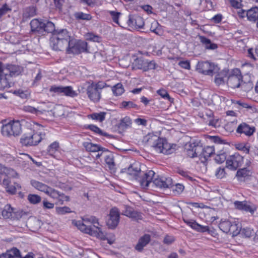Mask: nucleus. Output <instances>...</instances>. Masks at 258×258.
<instances>
[{"instance_id":"1","label":"nucleus","mask_w":258,"mask_h":258,"mask_svg":"<svg viewBox=\"0 0 258 258\" xmlns=\"http://www.w3.org/2000/svg\"><path fill=\"white\" fill-rule=\"evenodd\" d=\"M143 141L153 147L156 152L165 155L174 153L177 147L176 144L169 143L166 139L159 138L154 133H149L144 137Z\"/></svg>"},{"instance_id":"2","label":"nucleus","mask_w":258,"mask_h":258,"mask_svg":"<svg viewBox=\"0 0 258 258\" xmlns=\"http://www.w3.org/2000/svg\"><path fill=\"white\" fill-rule=\"evenodd\" d=\"M52 37L50 39V45L55 51H61L66 48L70 41V36L67 29H56L50 32Z\"/></svg>"},{"instance_id":"3","label":"nucleus","mask_w":258,"mask_h":258,"mask_svg":"<svg viewBox=\"0 0 258 258\" xmlns=\"http://www.w3.org/2000/svg\"><path fill=\"white\" fill-rule=\"evenodd\" d=\"M31 31L32 33H48L54 30V24L51 21L39 19H34L30 22Z\"/></svg>"},{"instance_id":"4","label":"nucleus","mask_w":258,"mask_h":258,"mask_svg":"<svg viewBox=\"0 0 258 258\" xmlns=\"http://www.w3.org/2000/svg\"><path fill=\"white\" fill-rule=\"evenodd\" d=\"M44 136V133H35L31 131L23 135L20 142L22 145L26 147L36 146L41 141Z\"/></svg>"},{"instance_id":"5","label":"nucleus","mask_w":258,"mask_h":258,"mask_svg":"<svg viewBox=\"0 0 258 258\" xmlns=\"http://www.w3.org/2000/svg\"><path fill=\"white\" fill-rule=\"evenodd\" d=\"M22 132L21 124L18 120L12 121L2 126L1 133L4 136H17Z\"/></svg>"},{"instance_id":"6","label":"nucleus","mask_w":258,"mask_h":258,"mask_svg":"<svg viewBox=\"0 0 258 258\" xmlns=\"http://www.w3.org/2000/svg\"><path fill=\"white\" fill-rule=\"evenodd\" d=\"M66 48L69 54H80L89 52L87 43L80 40H71Z\"/></svg>"},{"instance_id":"7","label":"nucleus","mask_w":258,"mask_h":258,"mask_svg":"<svg viewBox=\"0 0 258 258\" xmlns=\"http://www.w3.org/2000/svg\"><path fill=\"white\" fill-rule=\"evenodd\" d=\"M220 229L223 232L229 233L233 237L240 234V226L235 221L231 222L228 220H221L219 224Z\"/></svg>"},{"instance_id":"8","label":"nucleus","mask_w":258,"mask_h":258,"mask_svg":"<svg viewBox=\"0 0 258 258\" xmlns=\"http://www.w3.org/2000/svg\"><path fill=\"white\" fill-rule=\"evenodd\" d=\"M134 69L142 70L146 72L150 70L155 69L157 66L154 60H149L143 57H137L133 62Z\"/></svg>"},{"instance_id":"9","label":"nucleus","mask_w":258,"mask_h":258,"mask_svg":"<svg viewBox=\"0 0 258 258\" xmlns=\"http://www.w3.org/2000/svg\"><path fill=\"white\" fill-rule=\"evenodd\" d=\"M49 92L54 93L53 95H58L73 98L78 95L71 86L52 85L49 88Z\"/></svg>"},{"instance_id":"10","label":"nucleus","mask_w":258,"mask_h":258,"mask_svg":"<svg viewBox=\"0 0 258 258\" xmlns=\"http://www.w3.org/2000/svg\"><path fill=\"white\" fill-rule=\"evenodd\" d=\"M155 175L154 171L151 170L146 172L141 171L139 176L136 177V180L139 182L142 188H147L150 184H152Z\"/></svg>"},{"instance_id":"11","label":"nucleus","mask_w":258,"mask_h":258,"mask_svg":"<svg viewBox=\"0 0 258 258\" xmlns=\"http://www.w3.org/2000/svg\"><path fill=\"white\" fill-rule=\"evenodd\" d=\"M23 71V68L20 66L9 64L4 67L0 61V73L4 74V76L16 77L20 75Z\"/></svg>"},{"instance_id":"12","label":"nucleus","mask_w":258,"mask_h":258,"mask_svg":"<svg viewBox=\"0 0 258 258\" xmlns=\"http://www.w3.org/2000/svg\"><path fill=\"white\" fill-rule=\"evenodd\" d=\"M217 66L209 61H199L197 64V71L203 75L213 76L217 71Z\"/></svg>"},{"instance_id":"13","label":"nucleus","mask_w":258,"mask_h":258,"mask_svg":"<svg viewBox=\"0 0 258 258\" xmlns=\"http://www.w3.org/2000/svg\"><path fill=\"white\" fill-rule=\"evenodd\" d=\"M233 204L236 209L250 213L251 215H253L257 209L256 206L250 201H236Z\"/></svg>"},{"instance_id":"14","label":"nucleus","mask_w":258,"mask_h":258,"mask_svg":"<svg viewBox=\"0 0 258 258\" xmlns=\"http://www.w3.org/2000/svg\"><path fill=\"white\" fill-rule=\"evenodd\" d=\"M242 76L239 69H235L232 70V74L227 79V84L231 88H236L240 87L241 83Z\"/></svg>"},{"instance_id":"15","label":"nucleus","mask_w":258,"mask_h":258,"mask_svg":"<svg viewBox=\"0 0 258 258\" xmlns=\"http://www.w3.org/2000/svg\"><path fill=\"white\" fill-rule=\"evenodd\" d=\"M120 220V212L118 208L113 207L110 209L106 224L110 229H115Z\"/></svg>"},{"instance_id":"16","label":"nucleus","mask_w":258,"mask_h":258,"mask_svg":"<svg viewBox=\"0 0 258 258\" xmlns=\"http://www.w3.org/2000/svg\"><path fill=\"white\" fill-rule=\"evenodd\" d=\"M78 223V227L79 229L86 233L91 235L100 237L101 238V236L103 235L101 229L98 226L95 225L93 226H87L80 221H79Z\"/></svg>"},{"instance_id":"17","label":"nucleus","mask_w":258,"mask_h":258,"mask_svg":"<svg viewBox=\"0 0 258 258\" xmlns=\"http://www.w3.org/2000/svg\"><path fill=\"white\" fill-rule=\"evenodd\" d=\"M173 184L172 179L170 177H162L157 175L153 178L152 187H155L159 188H170Z\"/></svg>"},{"instance_id":"18","label":"nucleus","mask_w":258,"mask_h":258,"mask_svg":"<svg viewBox=\"0 0 258 258\" xmlns=\"http://www.w3.org/2000/svg\"><path fill=\"white\" fill-rule=\"evenodd\" d=\"M243 161L242 156L235 153L227 159L226 167L231 170H235L242 165Z\"/></svg>"},{"instance_id":"19","label":"nucleus","mask_w":258,"mask_h":258,"mask_svg":"<svg viewBox=\"0 0 258 258\" xmlns=\"http://www.w3.org/2000/svg\"><path fill=\"white\" fill-rule=\"evenodd\" d=\"M46 194L55 200L56 201V204L62 205L64 201H69V197L68 196L51 187H49Z\"/></svg>"},{"instance_id":"20","label":"nucleus","mask_w":258,"mask_h":258,"mask_svg":"<svg viewBox=\"0 0 258 258\" xmlns=\"http://www.w3.org/2000/svg\"><path fill=\"white\" fill-rule=\"evenodd\" d=\"M201 150L200 143H198L196 142H193L186 145L184 149V152L186 155L190 158L199 157V154Z\"/></svg>"},{"instance_id":"21","label":"nucleus","mask_w":258,"mask_h":258,"mask_svg":"<svg viewBox=\"0 0 258 258\" xmlns=\"http://www.w3.org/2000/svg\"><path fill=\"white\" fill-rule=\"evenodd\" d=\"M200 147L201 150L200 151L199 157L201 162L206 163L208 158L215 153V149L214 146H206L203 147L200 144Z\"/></svg>"},{"instance_id":"22","label":"nucleus","mask_w":258,"mask_h":258,"mask_svg":"<svg viewBox=\"0 0 258 258\" xmlns=\"http://www.w3.org/2000/svg\"><path fill=\"white\" fill-rule=\"evenodd\" d=\"M2 214L5 219H18L21 215L18 212L15 211V209L11 207L9 204L6 205L2 212Z\"/></svg>"},{"instance_id":"23","label":"nucleus","mask_w":258,"mask_h":258,"mask_svg":"<svg viewBox=\"0 0 258 258\" xmlns=\"http://www.w3.org/2000/svg\"><path fill=\"white\" fill-rule=\"evenodd\" d=\"M11 183V180L9 178L7 177L3 179L2 184L8 193L11 195H15L17 192V189H20L21 186L17 182H14L13 185Z\"/></svg>"},{"instance_id":"24","label":"nucleus","mask_w":258,"mask_h":258,"mask_svg":"<svg viewBox=\"0 0 258 258\" xmlns=\"http://www.w3.org/2000/svg\"><path fill=\"white\" fill-rule=\"evenodd\" d=\"M128 26L135 27L136 29L143 28L144 26V20L143 18L139 16H132L130 15L127 21Z\"/></svg>"},{"instance_id":"25","label":"nucleus","mask_w":258,"mask_h":258,"mask_svg":"<svg viewBox=\"0 0 258 258\" xmlns=\"http://www.w3.org/2000/svg\"><path fill=\"white\" fill-rule=\"evenodd\" d=\"M255 131L254 126H250L245 122H243L238 125L236 133L238 134H243L245 136L250 137L253 134Z\"/></svg>"},{"instance_id":"26","label":"nucleus","mask_w":258,"mask_h":258,"mask_svg":"<svg viewBox=\"0 0 258 258\" xmlns=\"http://www.w3.org/2000/svg\"><path fill=\"white\" fill-rule=\"evenodd\" d=\"M151 236L149 234H145L140 237L135 246V249L138 252H142L144 248L146 247L151 241Z\"/></svg>"},{"instance_id":"27","label":"nucleus","mask_w":258,"mask_h":258,"mask_svg":"<svg viewBox=\"0 0 258 258\" xmlns=\"http://www.w3.org/2000/svg\"><path fill=\"white\" fill-rule=\"evenodd\" d=\"M87 94L89 98L94 102H98L101 97V92L91 84L87 87Z\"/></svg>"},{"instance_id":"28","label":"nucleus","mask_w":258,"mask_h":258,"mask_svg":"<svg viewBox=\"0 0 258 258\" xmlns=\"http://www.w3.org/2000/svg\"><path fill=\"white\" fill-rule=\"evenodd\" d=\"M104 161L107 167L111 171H114L115 170V164L114 157L112 152L107 149V151H104Z\"/></svg>"},{"instance_id":"29","label":"nucleus","mask_w":258,"mask_h":258,"mask_svg":"<svg viewBox=\"0 0 258 258\" xmlns=\"http://www.w3.org/2000/svg\"><path fill=\"white\" fill-rule=\"evenodd\" d=\"M124 210L122 211V214L134 219L139 220L142 219V215L140 213L135 211L133 208L130 206H124Z\"/></svg>"},{"instance_id":"30","label":"nucleus","mask_w":258,"mask_h":258,"mask_svg":"<svg viewBox=\"0 0 258 258\" xmlns=\"http://www.w3.org/2000/svg\"><path fill=\"white\" fill-rule=\"evenodd\" d=\"M0 258H21V254L18 248L13 247L0 254Z\"/></svg>"},{"instance_id":"31","label":"nucleus","mask_w":258,"mask_h":258,"mask_svg":"<svg viewBox=\"0 0 258 258\" xmlns=\"http://www.w3.org/2000/svg\"><path fill=\"white\" fill-rule=\"evenodd\" d=\"M83 146L86 150L89 152H98L99 151H102V152H103L104 151H107V149L90 142H85L83 144Z\"/></svg>"},{"instance_id":"32","label":"nucleus","mask_w":258,"mask_h":258,"mask_svg":"<svg viewBox=\"0 0 258 258\" xmlns=\"http://www.w3.org/2000/svg\"><path fill=\"white\" fill-rule=\"evenodd\" d=\"M124 170L128 174L133 176L136 179L140 172L141 168L138 163H135L131 165L127 168H124Z\"/></svg>"},{"instance_id":"33","label":"nucleus","mask_w":258,"mask_h":258,"mask_svg":"<svg viewBox=\"0 0 258 258\" xmlns=\"http://www.w3.org/2000/svg\"><path fill=\"white\" fill-rule=\"evenodd\" d=\"M86 129L90 130L95 133L98 134L100 136L106 137L108 139H112L113 136L111 135L108 134L107 133L103 132L100 128L94 124H88L85 126Z\"/></svg>"},{"instance_id":"34","label":"nucleus","mask_w":258,"mask_h":258,"mask_svg":"<svg viewBox=\"0 0 258 258\" xmlns=\"http://www.w3.org/2000/svg\"><path fill=\"white\" fill-rule=\"evenodd\" d=\"M200 42L205 46L207 49L214 50L218 48L216 44L212 43L210 39L204 36H200Z\"/></svg>"},{"instance_id":"35","label":"nucleus","mask_w":258,"mask_h":258,"mask_svg":"<svg viewBox=\"0 0 258 258\" xmlns=\"http://www.w3.org/2000/svg\"><path fill=\"white\" fill-rule=\"evenodd\" d=\"M36 15V9L34 6H30L26 8L23 13V19L26 20Z\"/></svg>"},{"instance_id":"36","label":"nucleus","mask_w":258,"mask_h":258,"mask_svg":"<svg viewBox=\"0 0 258 258\" xmlns=\"http://www.w3.org/2000/svg\"><path fill=\"white\" fill-rule=\"evenodd\" d=\"M247 19L252 22L258 20V7H253L246 12Z\"/></svg>"},{"instance_id":"37","label":"nucleus","mask_w":258,"mask_h":258,"mask_svg":"<svg viewBox=\"0 0 258 258\" xmlns=\"http://www.w3.org/2000/svg\"><path fill=\"white\" fill-rule=\"evenodd\" d=\"M31 184L35 188L41 191L44 192L46 194L47 190H48L49 186H47L44 183H43L41 182L37 181L36 180H31Z\"/></svg>"},{"instance_id":"38","label":"nucleus","mask_w":258,"mask_h":258,"mask_svg":"<svg viewBox=\"0 0 258 258\" xmlns=\"http://www.w3.org/2000/svg\"><path fill=\"white\" fill-rule=\"evenodd\" d=\"M150 31L159 36L162 35L164 33V30L162 26L156 21H154L151 23Z\"/></svg>"},{"instance_id":"39","label":"nucleus","mask_w":258,"mask_h":258,"mask_svg":"<svg viewBox=\"0 0 258 258\" xmlns=\"http://www.w3.org/2000/svg\"><path fill=\"white\" fill-rule=\"evenodd\" d=\"M250 175V171L247 168H244L238 170L236 176L238 180L241 181L242 180V178H243L244 180L245 179H248Z\"/></svg>"},{"instance_id":"40","label":"nucleus","mask_w":258,"mask_h":258,"mask_svg":"<svg viewBox=\"0 0 258 258\" xmlns=\"http://www.w3.org/2000/svg\"><path fill=\"white\" fill-rule=\"evenodd\" d=\"M106 113L105 112H100L99 113H93L88 115V118L102 122L105 119Z\"/></svg>"},{"instance_id":"41","label":"nucleus","mask_w":258,"mask_h":258,"mask_svg":"<svg viewBox=\"0 0 258 258\" xmlns=\"http://www.w3.org/2000/svg\"><path fill=\"white\" fill-rule=\"evenodd\" d=\"M120 108L125 110H129L132 108H134L136 110H138L139 109V107L137 104L131 101H122L120 105Z\"/></svg>"},{"instance_id":"42","label":"nucleus","mask_w":258,"mask_h":258,"mask_svg":"<svg viewBox=\"0 0 258 258\" xmlns=\"http://www.w3.org/2000/svg\"><path fill=\"white\" fill-rule=\"evenodd\" d=\"M0 174H11V175L13 177H16L18 175L17 172L15 171L13 169L7 168L5 166H4L2 164L0 163Z\"/></svg>"},{"instance_id":"43","label":"nucleus","mask_w":258,"mask_h":258,"mask_svg":"<svg viewBox=\"0 0 258 258\" xmlns=\"http://www.w3.org/2000/svg\"><path fill=\"white\" fill-rule=\"evenodd\" d=\"M113 94L115 96L121 95L124 91L123 85L121 83H118L112 88Z\"/></svg>"},{"instance_id":"44","label":"nucleus","mask_w":258,"mask_h":258,"mask_svg":"<svg viewBox=\"0 0 258 258\" xmlns=\"http://www.w3.org/2000/svg\"><path fill=\"white\" fill-rule=\"evenodd\" d=\"M240 233L243 237L249 238L255 234L254 231L250 228L246 227L242 229L240 227Z\"/></svg>"},{"instance_id":"45","label":"nucleus","mask_w":258,"mask_h":258,"mask_svg":"<svg viewBox=\"0 0 258 258\" xmlns=\"http://www.w3.org/2000/svg\"><path fill=\"white\" fill-rule=\"evenodd\" d=\"M74 16L77 20H90L92 19V16L89 14L84 13L82 12L75 13Z\"/></svg>"},{"instance_id":"46","label":"nucleus","mask_w":258,"mask_h":258,"mask_svg":"<svg viewBox=\"0 0 258 258\" xmlns=\"http://www.w3.org/2000/svg\"><path fill=\"white\" fill-rule=\"evenodd\" d=\"M226 154L225 152L221 151L217 153L215 157V161L218 164L223 163L226 159Z\"/></svg>"},{"instance_id":"47","label":"nucleus","mask_w":258,"mask_h":258,"mask_svg":"<svg viewBox=\"0 0 258 258\" xmlns=\"http://www.w3.org/2000/svg\"><path fill=\"white\" fill-rule=\"evenodd\" d=\"M58 142L55 141L51 144L47 148V152L50 155H53L59 149Z\"/></svg>"},{"instance_id":"48","label":"nucleus","mask_w":258,"mask_h":258,"mask_svg":"<svg viewBox=\"0 0 258 258\" xmlns=\"http://www.w3.org/2000/svg\"><path fill=\"white\" fill-rule=\"evenodd\" d=\"M157 93L164 99L172 102L173 99L170 97L167 91L164 89H160L157 90Z\"/></svg>"},{"instance_id":"49","label":"nucleus","mask_w":258,"mask_h":258,"mask_svg":"<svg viewBox=\"0 0 258 258\" xmlns=\"http://www.w3.org/2000/svg\"><path fill=\"white\" fill-rule=\"evenodd\" d=\"M109 14L111 17L113 22L117 24L119 26L123 27L119 22V18L121 15V13L115 11H110Z\"/></svg>"},{"instance_id":"50","label":"nucleus","mask_w":258,"mask_h":258,"mask_svg":"<svg viewBox=\"0 0 258 258\" xmlns=\"http://www.w3.org/2000/svg\"><path fill=\"white\" fill-rule=\"evenodd\" d=\"M41 200V197L37 195L30 194L28 196V200L30 203L33 204H36L40 203Z\"/></svg>"},{"instance_id":"51","label":"nucleus","mask_w":258,"mask_h":258,"mask_svg":"<svg viewBox=\"0 0 258 258\" xmlns=\"http://www.w3.org/2000/svg\"><path fill=\"white\" fill-rule=\"evenodd\" d=\"M225 73L223 74H218L215 76L214 82L217 85L220 86L221 85L225 84V80L224 79V76H225Z\"/></svg>"},{"instance_id":"52","label":"nucleus","mask_w":258,"mask_h":258,"mask_svg":"<svg viewBox=\"0 0 258 258\" xmlns=\"http://www.w3.org/2000/svg\"><path fill=\"white\" fill-rule=\"evenodd\" d=\"M242 90H243L245 92H248L250 91L253 88V84L251 81H248L247 82H245L241 81V83L240 85Z\"/></svg>"},{"instance_id":"53","label":"nucleus","mask_w":258,"mask_h":258,"mask_svg":"<svg viewBox=\"0 0 258 258\" xmlns=\"http://www.w3.org/2000/svg\"><path fill=\"white\" fill-rule=\"evenodd\" d=\"M7 76H2L0 79V89L4 90L6 88H9L10 87L9 83L8 82L7 78Z\"/></svg>"},{"instance_id":"54","label":"nucleus","mask_w":258,"mask_h":258,"mask_svg":"<svg viewBox=\"0 0 258 258\" xmlns=\"http://www.w3.org/2000/svg\"><path fill=\"white\" fill-rule=\"evenodd\" d=\"M87 37L88 40L93 42H100L102 41L101 37L93 33H88Z\"/></svg>"},{"instance_id":"55","label":"nucleus","mask_w":258,"mask_h":258,"mask_svg":"<svg viewBox=\"0 0 258 258\" xmlns=\"http://www.w3.org/2000/svg\"><path fill=\"white\" fill-rule=\"evenodd\" d=\"M24 110L26 112H30L33 114H35L36 115H39L42 113V112L38 110L34 107L31 106H24Z\"/></svg>"},{"instance_id":"56","label":"nucleus","mask_w":258,"mask_h":258,"mask_svg":"<svg viewBox=\"0 0 258 258\" xmlns=\"http://www.w3.org/2000/svg\"><path fill=\"white\" fill-rule=\"evenodd\" d=\"M132 124V120L128 116H125L121 119L120 126L122 127L127 128Z\"/></svg>"},{"instance_id":"57","label":"nucleus","mask_w":258,"mask_h":258,"mask_svg":"<svg viewBox=\"0 0 258 258\" xmlns=\"http://www.w3.org/2000/svg\"><path fill=\"white\" fill-rule=\"evenodd\" d=\"M56 212L59 215H64L67 213H70L72 212L71 209L67 206L62 207H56Z\"/></svg>"},{"instance_id":"58","label":"nucleus","mask_w":258,"mask_h":258,"mask_svg":"<svg viewBox=\"0 0 258 258\" xmlns=\"http://www.w3.org/2000/svg\"><path fill=\"white\" fill-rule=\"evenodd\" d=\"M170 187H172L173 191L177 194H180L184 189V185L180 183H176L175 185L172 184Z\"/></svg>"},{"instance_id":"59","label":"nucleus","mask_w":258,"mask_h":258,"mask_svg":"<svg viewBox=\"0 0 258 258\" xmlns=\"http://www.w3.org/2000/svg\"><path fill=\"white\" fill-rule=\"evenodd\" d=\"M11 9L8 6L7 4H5L0 8V21H2V18L3 16L6 15L8 12L11 11Z\"/></svg>"},{"instance_id":"60","label":"nucleus","mask_w":258,"mask_h":258,"mask_svg":"<svg viewBox=\"0 0 258 258\" xmlns=\"http://www.w3.org/2000/svg\"><path fill=\"white\" fill-rule=\"evenodd\" d=\"M226 172L224 168L219 167L216 170L215 175L218 178L222 179L225 177Z\"/></svg>"},{"instance_id":"61","label":"nucleus","mask_w":258,"mask_h":258,"mask_svg":"<svg viewBox=\"0 0 258 258\" xmlns=\"http://www.w3.org/2000/svg\"><path fill=\"white\" fill-rule=\"evenodd\" d=\"M14 94L17 96H19L22 99H26L29 96V94L21 90H15L14 92Z\"/></svg>"},{"instance_id":"62","label":"nucleus","mask_w":258,"mask_h":258,"mask_svg":"<svg viewBox=\"0 0 258 258\" xmlns=\"http://www.w3.org/2000/svg\"><path fill=\"white\" fill-rule=\"evenodd\" d=\"M184 222L192 229L196 230L198 223L193 220H184Z\"/></svg>"},{"instance_id":"63","label":"nucleus","mask_w":258,"mask_h":258,"mask_svg":"<svg viewBox=\"0 0 258 258\" xmlns=\"http://www.w3.org/2000/svg\"><path fill=\"white\" fill-rule=\"evenodd\" d=\"M236 148L237 149L243 151L245 154H248L249 152V147H247L243 144H238L236 145Z\"/></svg>"},{"instance_id":"64","label":"nucleus","mask_w":258,"mask_h":258,"mask_svg":"<svg viewBox=\"0 0 258 258\" xmlns=\"http://www.w3.org/2000/svg\"><path fill=\"white\" fill-rule=\"evenodd\" d=\"M177 173L185 178L188 179L189 180H192V178L189 175L190 173L189 172L184 171L182 169H178L177 170Z\"/></svg>"}]
</instances>
